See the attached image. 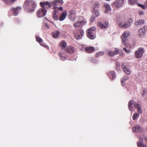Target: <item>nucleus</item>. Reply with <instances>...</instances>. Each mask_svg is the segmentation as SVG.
I'll return each mask as SVG.
<instances>
[{"mask_svg":"<svg viewBox=\"0 0 147 147\" xmlns=\"http://www.w3.org/2000/svg\"><path fill=\"white\" fill-rule=\"evenodd\" d=\"M36 6V3L33 0H26L24 7L25 9L28 12H32L34 10Z\"/></svg>","mask_w":147,"mask_h":147,"instance_id":"1","label":"nucleus"},{"mask_svg":"<svg viewBox=\"0 0 147 147\" xmlns=\"http://www.w3.org/2000/svg\"><path fill=\"white\" fill-rule=\"evenodd\" d=\"M86 22V21L84 20L82 16H80L79 17L78 21L75 22L74 24V27H80L81 28L82 26L85 24Z\"/></svg>","mask_w":147,"mask_h":147,"instance_id":"2","label":"nucleus"},{"mask_svg":"<svg viewBox=\"0 0 147 147\" xmlns=\"http://www.w3.org/2000/svg\"><path fill=\"white\" fill-rule=\"evenodd\" d=\"M124 0H116L111 4V6L113 8H119L124 4Z\"/></svg>","mask_w":147,"mask_h":147,"instance_id":"3","label":"nucleus"},{"mask_svg":"<svg viewBox=\"0 0 147 147\" xmlns=\"http://www.w3.org/2000/svg\"><path fill=\"white\" fill-rule=\"evenodd\" d=\"M47 12L46 9L45 8H41L39 9L36 12L37 16L40 18L45 16Z\"/></svg>","mask_w":147,"mask_h":147,"instance_id":"4","label":"nucleus"},{"mask_svg":"<svg viewBox=\"0 0 147 147\" xmlns=\"http://www.w3.org/2000/svg\"><path fill=\"white\" fill-rule=\"evenodd\" d=\"M140 140L141 142H137V144L138 147H146V145L144 144L142 142L144 141L147 143V137L145 136H143L142 138H140Z\"/></svg>","mask_w":147,"mask_h":147,"instance_id":"5","label":"nucleus"},{"mask_svg":"<svg viewBox=\"0 0 147 147\" xmlns=\"http://www.w3.org/2000/svg\"><path fill=\"white\" fill-rule=\"evenodd\" d=\"M95 7L94 6L93 7V12L94 15L91 16L90 21L91 22H93L95 20V18L99 15V13L98 9H95Z\"/></svg>","mask_w":147,"mask_h":147,"instance_id":"6","label":"nucleus"},{"mask_svg":"<svg viewBox=\"0 0 147 147\" xmlns=\"http://www.w3.org/2000/svg\"><path fill=\"white\" fill-rule=\"evenodd\" d=\"M144 49L141 47L138 49V51L135 52V57L136 58H141L143 55L144 52Z\"/></svg>","mask_w":147,"mask_h":147,"instance_id":"7","label":"nucleus"},{"mask_svg":"<svg viewBox=\"0 0 147 147\" xmlns=\"http://www.w3.org/2000/svg\"><path fill=\"white\" fill-rule=\"evenodd\" d=\"M63 3V1L62 0H54L53 2H52V7L57 8V6L62 5Z\"/></svg>","mask_w":147,"mask_h":147,"instance_id":"8","label":"nucleus"},{"mask_svg":"<svg viewBox=\"0 0 147 147\" xmlns=\"http://www.w3.org/2000/svg\"><path fill=\"white\" fill-rule=\"evenodd\" d=\"M128 66L126 63L123 64L122 65V67L123 71L128 75H130L131 72L128 68Z\"/></svg>","mask_w":147,"mask_h":147,"instance_id":"9","label":"nucleus"},{"mask_svg":"<svg viewBox=\"0 0 147 147\" xmlns=\"http://www.w3.org/2000/svg\"><path fill=\"white\" fill-rule=\"evenodd\" d=\"M36 39L37 41L38 42L40 45L44 47L45 48H47V49H49V47L48 46L45 44L42 43L43 41V40L39 37L36 36Z\"/></svg>","mask_w":147,"mask_h":147,"instance_id":"10","label":"nucleus"},{"mask_svg":"<svg viewBox=\"0 0 147 147\" xmlns=\"http://www.w3.org/2000/svg\"><path fill=\"white\" fill-rule=\"evenodd\" d=\"M21 9V8L20 7H17L16 8L12 7L11 10L13 14L15 16H17L20 10Z\"/></svg>","mask_w":147,"mask_h":147,"instance_id":"11","label":"nucleus"},{"mask_svg":"<svg viewBox=\"0 0 147 147\" xmlns=\"http://www.w3.org/2000/svg\"><path fill=\"white\" fill-rule=\"evenodd\" d=\"M78 34L75 35V37L77 40H79L82 38L84 34V32L81 29L78 30Z\"/></svg>","mask_w":147,"mask_h":147,"instance_id":"12","label":"nucleus"},{"mask_svg":"<svg viewBox=\"0 0 147 147\" xmlns=\"http://www.w3.org/2000/svg\"><path fill=\"white\" fill-rule=\"evenodd\" d=\"M108 23L107 22H106L104 24H102L100 22H98L97 23V25L100 28L102 29H106L108 28Z\"/></svg>","mask_w":147,"mask_h":147,"instance_id":"13","label":"nucleus"},{"mask_svg":"<svg viewBox=\"0 0 147 147\" xmlns=\"http://www.w3.org/2000/svg\"><path fill=\"white\" fill-rule=\"evenodd\" d=\"M105 9L104 12L105 13H108L111 10V8L110 5L107 3H105L104 4Z\"/></svg>","mask_w":147,"mask_h":147,"instance_id":"14","label":"nucleus"},{"mask_svg":"<svg viewBox=\"0 0 147 147\" xmlns=\"http://www.w3.org/2000/svg\"><path fill=\"white\" fill-rule=\"evenodd\" d=\"M142 128L139 125H136L132 128V130L134 132H140L142 131Z\"/></svg>","mask_w":147,"mask_h":147,"instance_id":"15","label":"nucleus"},{"mask_svg":"<svg viewBox=\"0 0 147 147\" xmlns=\"http://www.w3.org/2000/svg\"><path fill=\"white\" fill-rule=\"evenodd\" d=\"M130 33L128 31L125 32L121 35V37L123 42H125L127 36L130 35Z\"/></svg>","mask_w":147,"mask_h":147,"instance_id":"16","label":"nucleus"},{"mask_svg":"<svg viewBox=\"0 0 147 147\" xmlns=\"http://www.w3.org/2000/svg\"><path fill=\"white\" fill-rule=\"evenodd\" d=\"M134 105L135 107L137 108L138 113L140 114L142 113V110L140 104H138L137 102H135L134 103Z\"/></svg>","mask_w":147,"mask_h":147,"instance_id":"17","label":"nucleus"},{"mask_svg":"<svg viewBox=\"0 0 147 147\" xmlns=\"http://www.w3.org/2000/svg\"><path fill=\"white\" fill-rule=\"evenodd\" d=\"M119 27L120 28H127L131 26V24L128 22H125L123 24L119 23L118 24Z\"/></svg>","mask_w":147,"mask_h":147,"instance_id":"18","label":"nucleus"},{"mask_svg":"<svg viewBox=\"0 0 147 147\" xmlns=\"http://www.w3.org/2000/svg\"><path fill=\"white\" fill-rule=\"evenodd\" d=\"M85 50L86 53H91L94 52V48L93 47H86Z\"/></svg>","mask_w":147,"mask_h":147,"instance_id":"19","label":"nucleus"},{"mask_svg":"<svg viewBox=\"0 0 147 147\" xmlns=\"http://www.w3.org/2000/svg\"><path fill=\"white\" fill-rule=\"evenodd\" d=\"M40 5L43 8H45L44 5H48L49 7L52 8H53V7H52V3H49L47 1H46L44 2H41L40 3Z\"/></svg>","mask_w":147,"mask_h":147,"instance_id":"20","label":"nucleus"},{"mask_svg":"<svg viewBox=\"0 0 147 147\" xmlns=\"http://www.w3.org/2000/svg\"><path fill=\"white\" fill-rule=\"evenodd\" d=\"M67 13L66 11H63L60 15L59 20L60 21H63L66 18Z\"/></svg>","mask_w":147,"mask_h":147,"instance_id":"21","label":"nucleus"},{"mask_svg":"<svg viewBox=\"0 0 147 147\" xmlns=\"http://www.w3.org/2000/svg\"><path fill=\"white\" fill-rule=\"evenodd\" d=\"M96 30L95 27H93L87 29L86 31L87 34H95V30Z\"/></svg>","mask_w":147,"mask_h":147,"instance_id":"22","label":"nucleus"},{"mask_svg":"<svg viewBox=\"0 0 147 147\" xmlns=\"http://www.w3.org/2000/svg\"><path fill=\"white\" fill-rule=\"evenodd\" d=\"M108 75L111 80H114L116 77L115 73L114 71H111L108 74Z\"/></svg>","mask_w":147,"mask_h":147,"instance_id":"23","label":"nucleus"},{"mask_svg":"<svg viewBox=\"0 0 147 147\" xmlns=\"http://www.w3.org/2000/svg\"><path fill=\"white\" fill-rule=\"evenodd\" d=\"M134 101L133 100H130L128 102V108L129 111H133L134 110L133 107V104Z\"/></svg>","mask_w":147,"mask_h":147,"instance_id":"24","label":"nucleus"},{"mask_svg":"<svg viewBox=\"0 0 147 147\" xmlns=\"http://www.w3.org/2000/svg\"><path fill=\"white\" fill-rule=\"evenodd\" d=\"M129 77L128 76H125L122 78L121 79V84L123 86H124L125 85V82L129 79Z\"/></svg>","mask_w":147,"mask_h":147,"instance_id":"25","label":"nucleus"},{"mask_svg":"<svg viewBox=\"0 0 147 147\" xmlns=\"http://www.w3.org/2000/svg\"><path fill=\"white\" fill-rule=\"evenodd\" d=\"M60 32L58 31L53 32L52 35L53 38H56L58 37L59 35Z\"/></svg>","mask_w":147,"mask_h":147,"instance_id":"26","label":"nucleus"},{"mask_svg":"<svg viewBox=\"0 0 147 147\" xmlns=\"http://www.w3.org/2000/svg\"><path fill=\"white\" fill-rule=\"evenodd\" d=\"M58 11L57 9H54L53 12L52 16L53 18L55 20H57L58 19L57 15L56 13H57Z\"/></svg>","mask_w":147,"mask_h":147,"instance_id":"27","label":"nucleus"},{"mask_svg":"<svg viewBox=\"0 0 147 147\" xmlns=\"http://www.w3.org/2000/svg\"><path fill=\"white\" fill-rule=\"evenodd\" d=\"M60 44L61 46L63 49L65 48L67 46V44L66 42L64 40L61 41L60 42Z\"/></svg>","mask_w":147,"mask_h":147,"instance_id":"28","label":"nucleus"},{"mask_svg":"<svg viewBox=\"0 0 147 147\" xmlns=\"http://www.w3.org/2000/svg\"><path fill=\"white\" fill-rule=\"evenodd\" d=\"M88 37L91 39H93L95 38V34H87Z\"/></svg>","mask_w":147,"mask_h":147,"instance_id":"29","label":"nucleus"},{"mask_svg":"<svg viewBox=\"0 0 147 147\" xmlns=\"http://www.w3.org/2000/svg\"><path fill=\"white\" fill-rule=\"evenodd\" d=\"M144 21L143 20H140L136 22L135 23V25L136 26L142 24L144 23Z\"/></svg>","mask_w":147,"mask_h":147,"instance_id":"30","label":"nucleus"},{"mask_svg":"<svg viewBox=\"0 0 147 147\" xmlns=\"http://www.w3.org/2000/svg\"><path fill=\"white\" fill-rule=\"evenodd\" d=\"M140 115L137 113H135L132 117V119L134 120L137 119L139 117Z\"/></svg>","mask_w":147,"mask_h":147,"instance_id":"31","label":"nucleus"},{"mask_svg":"<svg viewBox=\"0 0 147 147\" xmlns=\"http://www.w3.org/2000/svg\"><path fill=\"white\" fill-rule=\"evenodd\" d=\"M67 51L68 53L71 54L73 53L74 50L73 47H69L67 48Z\"/></svg>","mask_w":147,"mask_h":147,"instance_id":"32","label":"nucleus"},{"mask_svg":"<svg viewBox=\"0 0 147 147\" xmlns=\"http://www.w3.org/2000/svg\"><path fill=\"white\" fill-rule=\"evenodd\" d=\"M138 0H128L129 3L131 5H134L138 2Z\"/></svg>","mask_w":147,"mask_h":147,"instance_id":"33","label":"nucleus"},{"mask_svg":"<svg viewBox=\"0 0 147 147\" xmlns=\"http://www.w3.org/2000/svg\"><path fill=\"white\" fill-rule=\"evenodd\" d=\"M104 54V53L103 51H100L96 53V56L97 57H98L100 55H102Z\"/></svg>","mask_w":147,"mask_h":147,"instance_id":"34","label":"nucleus"},{"mask_svg":"<svg viewBox=\"0 0 147 147\" xmlns=\"http://www.w3.org/2000/svg\"><path fill=\"white\" fill-rule=\"evenodd\" d=\"M144 32L142 29H141L138 30V33L140 36H142L144 34Z\"/></svg>","mask_w":147,"mask_h":147,"instance_id":"35","label":"nucleus"},{"mask_svg":"<svg viewBox=\"0 0 147 147\" xmlns=\"http://www.w3.org/2000/svg\"><path fill=\"white\" fill-rule=\"evenodd\" d=\"M116 69L117 70L119 71L120 70V68L119 67L120 64L119 62H117L116 63Z\"/></svg>","mask_w":147,"mask_h":147,"instance_id":"36","label":"nucleus"},{"mask_svg":"<svg viewBox=\"0 0 147 147\" xmlns=\"http://www.w3.org/2000/svg\"><path fill=\"white\" fill-rule=\"evenodd\" d=\"M147 93V90L146 89H143V92L142 93V96H144V94Z\"/></svg>","mask_w":147,"mask_h":147,"instance_id":"37","label":"nucleus"},{"mask_svg":"<svg viewBox=\"0 0 147 147\" xmlns=\"http://www.w3.org/2000/svg\"><path fill=\"white\" fill-rule=\"evenodd\" d=\"M94 6L95 7V9H96V8H98L99 7V3L98 2H95V5H94L92 7V9H93V7Z\"/></svg>","mask_w":147,"mask_h":147,"instance_id":"38","label":"nucleus"},{"mask_svg":"<svg viewBox=\"0 0 147 147\" xmlns=\"http://www.w3.org/2000/svg\"><path fill=\"white\" fill-rule=\"evenodd\" d=\"M123 49L127 53H131V51L130 49H127L125 48H123Z\"/></svg>","mask_w":147,"mask_h":147,"instance_id":"39","label":"nucleus"},{"mask_svg":"<svg viewBox=\"0 0 147 147\" xmlns=\"http://www.w3.org/2000/svg\"><path fill=\"white\" fill-rule=\"evenodd\" d=\"M137 4L139 7H141L142 9H145V7L143 5L138 3H137Z\"/></svg>","mask_w":147,"mask_h":147,"instance_id":"40","label":"nucleus"},{"mask_svg":"<svg viewBox=\"0 0 147 147\" xmlns=\"http://www.w3.org/2000/svg\"><path fill=\"white\" fill-rule=\"evenodd\" d=\"M118 51L119 50L118 49H116L115 51H113L114 53V55L117 54L118 53Z\"/></svg>","mask_w":147,"mask_h":147,"instance_id":"41","label":"nucleus"},{"mask_svg":"<svg viewBox=\"0 0 147 147\" xmlns=\"http://www.w3.org/2000/svg\"><path fill=\"white\" fill-rule=\"evenodd\" d=\"M114 53L113 51H111L109 53V55L111 56H114Z\"/></svg>","mask_w":147,"mask_h":147,"instance_id":"42","label":"nucleus"},{"mask_svg":"<svg viewBox=\"0 0 147 147\" xmlns=\"http://www.w3.org/2000/svg\"><path fill=\"white\" fill-rule=\"evenodd\" d=\"M59 56H60L61 57V59L62 60V61H63L65 60V58L63 57H62V55H61V53H60L59 54Z\"/></svg>","mask_w":147,"mask_h":147,"instance_id":"43","label":"nucleus"},{"mask_svg":"<svg viewBox=\"0 0 147 147\" xmlns=\"http://www.w3.org/2000/svg\"><path fill=\"white\" fill-rule=\"evenodd\" d=\"M133 22V19L132 18H130L129 20L128 23H129L130 24L132 23Z\"/></svg>","mask_w":147,"mask_h":147,"instance_id":"44","label":"nucleus"},{"mask_svg":"<svg viewBox=\"0 0 147 147\" xmlns=\"http://www.w3.org/2000/svg\"><path fill=\"white\" fill-rule=\"evenodd\" d=\"M144 31H145L147 30V26H144L143 28Z\"/></svg>","mask_w":147,"mask_h":147,"instance_id":"45","label":"nucleus"},{"mask_svg":"<svg viewBox=\"0 0 147 147\" xmlns=\"http://www.w3.org/2000/svg\"><path fill=\"white\" fill-rule=\"evenodd\" d=\"M58 9L59 10H60L62 11L63 9V7H58Z\"/></svg>","mask_w":147,"mask_h":147,"instance_id":"46","label":"nucleus"},{"mask_svg":"<svg viewBox=\"0 0 147 147\" xmlns=\"http://www.w3.org/2000/svg\"><path fill=\"white\" fill-rule=\"evenodd\" d=\"M70 13L71 14H73L74 13V11H70Z\"/></svg>","mask_w":147,"mask_h":147,"instance_id":"47","label":"nucleus"},{"mask_svg":"<svg viewBox=\"0 0 147 147\" xmlns=\"http://www.w3.org/2000/svg\"><path fill=\"white\" fill-rule=\"evenodd\" d=\"M45 26H46L47 28H49V26H48V25L47 24H45Z\"/></svg>","mask_w":147,"mask_h":147,"instance_id":"48","label":"nucleus"},{"mask_svg":"<svg viewBox=\"0 0 147 147\" xmlns=\"http://www.w3.org/2000/svg\"><path fill=\"white\" fill-rule=\"evenodd\" d=\"M145 4H146V5L147 6V0L145 1Z\"/></svg>","mask_w":147,"mask_h":147,"instance_id":"49","label":"nucleus"},{"mask_svg":"<svg viewBox=\"0 0 147 147\" xmlns=\"http://www.w3.org/2000/svg\"><path fill=\"white\" fill-rule=\"evenodd\" d=\"M140 15H142L143 14V13L142 12H140Z\"/></svg>","mask_w":147,"mask_h":147,"instance_id":"50","label":"nucleus"},{"mask_svg":"<svg viewBox=\"0 0 147 147\" xmlns=\"http://www.w3.org/2000/svg\"><path fill=\"white\" fill-rule=\"evenodd\" d=\"M16 0H11V2L14 1H16Z\"/></svg>","mask_w":147,"mask_h":147,"instance_id":"51","label":"nucleus"},{"mask_svg":"<svg viewBox=\"0 0 147 147\" xmlns=\"http://www.w3.org/2000/svg\"><path fill=\"white\" fill-rule=\"evenodd\" d=\"M4 1H6L7 0H3Z\"/></svg>","mask_w":147,"mask_h":147,"instance_id":"52","label":"nucleus"},{"mask_svg":"<svg viewBox=\"0 0 147 147\" xmlns=\"http://www.w3.org/2000/svg\"><path fill=\"white\" fill-rule=\"evenodd\" d=\"M146 98L147 99V97H146Z\"/></svg>","mask_w":147,"mask_h":147,"instance_id":"53","label":"nucleus"}]
</instances>
